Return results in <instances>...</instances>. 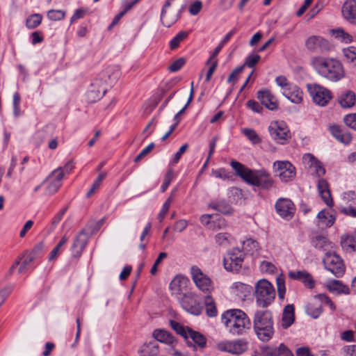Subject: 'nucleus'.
I'll return each mask as SVG.
<instances>
[{"instance_id":"1","label":"nucleus","mask_w":356,"mask_h":356,"mask_svg":"<svg viewBox=\"0 0 356 356\" xmlns=\"http://www.w3.org/2000/svg\"><path fill=\"white\" fill-rule=\"evenodd\" d=\"M120 76V70L115 66L108 67L99 73L90 84L86 92L88 102L93 103L99 100L105 95L108 88L118 81Z\"/></svg>"},{"instance_id":"2","label":"nucleus","mask_w":356,"mask_h":356,"mask_svg":"<svg viewBox=\"0 0 356 356\" xmlns=\"http://www.w3.org/2000/svg\"><path fill=\"white\" fill-rule=\"evenodd\" d=\"M310 63L320 76L329 81H339L345 76L342 64L336 58L314 56L311 58Z\"/></svg>"},{"instance_id":"3","label":"nucleus","mask_w":356,"mask_h":356,"mask_svg":"<svg viewBox=\"0 0 356 356\" xmlns=\"http://www.w3.org/2000/svg\"><path fill=\"white\" fill-rule=\"evenodd\" d=\"M230 165L234 170L236 175L249 184L261 187L264 189H269L273 184L270 175L264 170H251L236 161H232Z\"/></svg>"},{"instance_id":"4","label":"nucleus","mask_w":356,"mask_h":356,"mask_svg":"<svg viewBox=\"0 0 356 356\" xmlns=\"http://www.w3.org/2000/svg\"><path fill=\"white\" fill-rule=\"evenodd\" d=\"M222 324L229 332L241 335L250 328L251 322L247 314L241 309H232L225 311L221 316Z\"/></svg>"},{"instance_id":"5","label":"nucleus","mask_w":356,"mask_h":356,"mask_svg":"<svg viewBox=\"0 0 356 356\" xmlns=\"http://www.w3.org/2000/svg\"><path fill=\"white\" fill-rule=\"evenodd\" d=\"M253 329L257 338L263 341H270L274 335L272 314L267 310H258L253 318Z\"/></svg>"},{"instance_id":"6","label":"nucleus","mask_w":356,"mask_h":356,"mask_svg":"<svg viewBox=\"0 0 356 356\" xmlns=\"http://www.w3.org/2000/svg\"><path fill=\"white\" fill-rule=\"evenodd\" d=\"M254 298L257 304L261 307H267L275 298V290L267 280H259L255 284Z\"/></svg>"},{"instance_id":"7","label":"nucleus","mask_w":356,"mask_h":356,"mask_svg":"<svg viewBox=\"0 0 356 356\" xmlns=\"http://www.w3.org/2000/svg\"><path fill=\"white\" fill-rule=\"evenodd\" d=\"M308 91L313 102L320 106H325L332 99V94L330 90L321 85L313 83L307 85Z\"/></svg>"},{"instance_id":"8","label":"nucleus","mask_w":356,"mask_h":356,"mask_svg":"<svg viewBox=\"0 0 356 356\" xmlns=\"http://www.w3.org/2000/svg\"><path fill=\"white\" fill-rule=\"evenodd\" d=\"M325 269L337 277H341L345 273V266L341 257L334 252H327L323 259Z\"/></svg>"},{"instance_id":"9","label":"nucleus","mask_w":356,"mask_h":356,"mask_svg":"<svg viewBox=\"0 0 356 356\" xmlns=\"http://www.w3.org/2000/svg\"><path fill=\"white\" fill-rule=\"evenodd\" d=\"M305 47L311 53L323 54L331 49V44L328 40L318 35L307 37L305 41Z\"/></svg>"},{"instance_id":"10","label":"nucleus","mask_w":356,"mask_h":356,"mask_svg":"<svg viewBox=\"0 0 356 356\" xmlns=\"http://www.w3.org/2000/svg\"><path fill=\"white\" fill-rule=\"evenodd\" d=\"M191 276L196 286L202 292L209 295L214 290V286L210 277L203 273L198 267L191 268Z\"/></svg>"},{"instance_id":"11","label":"nucleus","mask_w":356,"mask_h":356,"mask_svg":"<svg viewBox=\"0 0 356 356\" xmlns=\"http://www.w3.org/2000/svg\"><path fill=\"white\" fill-rule=\"evenodd\" d=\"M174 1L175 0H167L161 12L160 19L161 24L168 28L173 25L179 18L177 8L172 6Z\"/></svg>"},{"instance_id":"12","label":"nucleus","mask_w":356,"mask_h":356,"mask_svg":"<svg viewBox=\"0 0 356 356\" xmlns=\"http://www.w3.org/2000/svg\"><path fill=\"white\" fill-rule=\"evenodd\" d=\"M268 130L272 138L280 144H285L291 138L289 130L283 122H271Z\"/></svg>"},{"instance_id":"13","label":"nucleus","mask_w":356,"mask_h":356,"mask_svg":"<svg viewBox=\"0 0 356 356\" xmlns=\"http://www.w3.org/2000/svg\"><path fill=\"white\" fill-rule=\"evenodd\" d=\"M245 254L238 248L232 249L227 257L224 258L225 268L229 271H237L241 267Z\"/></svg>"},{"instance_id":"14","label":"nucleus","mask_w":356,"mask_h":356,"mask_svg":"<svg viewBox=\"0 0 356 356\" xmlns=\"http://www.w3.org/2000/svg\"><path fill=\"white\" fill-rule=\"evenodd\" d=\"M248 347L247 341L243 339L221 341L217 344L219 350L236 355L245 353L248 350Z\"/></svg>"},{"instance_id":"15","label":"nucleus","mask_w":356,"mask_h":356,"mask_svg":"<svg viewBox=\"0 0 356 356\" xmlns=\"http://www.w3.org/2000/svg\"><path fill=\"white\" fill-rule=\"evenodd\" d=\"M273 168L277 176L284 182L293 180L296 176L295 168L289 161H275Z\"/></svg>"},{"instance_id":"16","label":"nucleus","mask_w":356,"mask_h":356,"mask_svg":"<svg viewBox=\"0 0 356 356\" xmlns=\"http://www.w3.org/2000/svg\"><path fill=\"white\" fill-rule=\"evenodd\" d=\"M179 302L181 307L191 314L199 315L201 312L202 307L197 302L195 296L192 293L183 294Z\"/></svg>"},{"instance_id":"17","label":"nucleus","mask_w":356,"mask_h":356,"mask_svg":"<svg viewBox=\"0 0 356 356\" xmlns=\"http://www.w3.org/2000/svg\"><path fill=\"white\" fill-rule=\"evenodd\" d=\"M275 207L277 214L286 219H291L296 211L294 204L287 198H280L276 202Z\"/></svg>"},{"instance_id":"18","label":"nucleus","mask_w":356,"mask_h":356,"mask_svg":"<svg viewBox=\"0 0 356 356\" xmlns=\"http://www.w3.org/2000/svg\"><path fill=\"white\" fill-rule=\"evenodd\" d=\"M64 172L61 167L54 170L48 177L49 184L47 186V193L52 195L58 191L62 185Z\"/></svg>"},{"instance_id":"19","label":"nucleus","mask_w":356,"mask_h":356,"mask_svg":"<svg viewBox=\"0 0 356 356\" xmlns=\"http://www.w3.org/2000/svg\"><path fill=\"white\" fill-rule=\"evenodd\" d=\"M257 98L269 110L274 111L278 108L277 98L267 89L259 90L257 92Z\"/></svg>"},{"instance_id":"20","label":"nucleus","mask_w":356,"mask_h":356,"mask_svg":"<svg viewBox=\"0 0 356 356\" xmlns=\"http://www.w3.org/2000/svg\"><path fill=\"white\" fill-rule=\"evenodd\" d=\"M341 13L346 21L350 24H356V0H346Z\"/></svg>"},{"instance_id":"21","label":"nucleus","mask_w":356,"mask_h":356,"mask_svg":"<svg viewBox=\"0 0 356 356\" xmlns=\"http://www.w3.org/2000/svg\"><path fill=\"white\" fill-rule=\"evenodd\" d=\"M152 336L156 341L167 345L168 348H175L177 343L172 334L165 330H155L153 332Z\"/></svg>"},{"instance_id":"22","label":"nucleus","mask_w":356,"mask_h":356,"mask_svg":"<svg viewBox=\"0 0 356 356\" xmlns=\"http://www.w3.org/2000/svg\"><path fill=\"white\" fill-rule=\"evenodd\" d=\"M282 94L292 103L300 104L303 99V92L300 88L291 84L289 87L282 91Z\"/></svg>"},{"instance_id":"23","label":"nucleus","mask_w":356,"mask_h":356,"mask_svg":"<svg viewBox=\"0 0 356 356\" xmlns=\"http://www.w3.org/2000/svg\"><path fill=\"white\" fill-rule=\"evenodd\" d=\"M305 163L309 165V168L312 173H315L318 177H321L325 173V170L322 164L312 154H307L303 156Z\"/></svg>"},{"instance_id":"24","label":"nucleus","mask_w":356,"mask_h":356,"mask_svg":"<svg viewBox=\"0 0 356 356\" xmlns=\"http://www.w3.org/2000/svg\"><path fill=\"white\" fill-rule=\"evenodd\" d=\"M318 193L323 200V202L328 206L333 205V201L331 197L330 191L329 189L328 183L325 179H321L317 184Z\"/></svg>"},{"instance_id":"25","label":"nucleus","mask_w":356,"mask_h":356,"mask_svg":"<svg viewBox=\"0 0 356 356\" xmlns=\"http://www.w3.org/2000/svg\"><path fill=\"white\" fill-rule=\"evenodd\" d=\"M252 287L240 282H234L231 286L232 293L240 299H245L250 295Z\"/></svg>"},{"instance_id":"26","label":"nucleus","mask_w":356,"mask_h":356,"mask_svg":"<svg viewBox=\"0 0 356 356\" xmlns=\"http://www.w3.org/2000/svg\"><path fill=\"white\" fill-rule=\"evenodd\" d=\"M330 131L332 135L339 142L343 144H349L352 140L350 134L343 131L339 126L332 124L330 126Z\"/></svg>"},{"instance_id":"27","label":"nucleus","mask_w":356,"mask_h":356,"mask_svg":"<svg viewBox=\"0 0 356 356\" xmlns=\"http://www.w3.org/2000/svg\"><path fill=\"white\" fill-rule=\"evenodd\" d=\"M88 243V236L84 231H81L72 245V252L76 257L80 256Z\"/></svg>"},{"instance_id":"28","label":"nucleus","mask_w":356,"mask_h":356,"mask_svg":"<svg viewBox=\"0 0 356 356\" xmlns=\"http://www.w3.org/2000/svg\"><path fill=\"white\" fill-rule=\"evenodd\" d=\"M317 219L319 227H330L334 223L336 218L329 211L323 209L318 213Z\"/></svg>"},{"instance_id":"29","label":"nucleus","mask_w":356,"mask_h":356,"mask_svg":"<svg viewBox=\"0 0 356 356\" xmlns=\"http://www.w3.org/2000/svg\"><path fill=\"white\" fill-rule=\"evenodd\" d=\"M294 322V306L293 305H287L284 307L282 318V327L284 329L288 328Z\"/></svg>"},{"instance_id":"30","label":"nucleus","mask_w":356,"mask_h":356,"mask_svg":"<svg viewBox=\"0 0 356 356\" xmlns=\"http://www.w3.org/2000/svg\"><path fill=\"white\" fill-rule=\"evenodd\" d=\"M188 280L182 276H176L170 284L172 294H179L187 286Z\"/></svg>"},{"instance_id":"31","label":"nucleus","mask_w":356,"mask_h":356,"mask_svg":"<svg viewBox=\"0 0 356 356\" xmlns=\"http://www.w3.org/2000/svg\"><path fill=\"white\" fill-rule=\"evenodd\" d=\"M338 102L343 108H351L356 102L355 94L351 90L345 91L339 96Z\"/></svg>"},{"instance_id":"32","label":"nucleus","mask_w":356,"mask_h":356,"mask_svg":"<svg viewBox=\"0 0 356 356\" xmlns=\"http://www.w3.org/2000/svg\"><path fill=\"white\" fill-rule=\"evenodd\" d=\"M326 286L327 289L332 293H336L337 294L343 293V294H349L350 290L349 288L344 285L339 280H330L328 281L326 284Z\"/></svg>"},{"instance_id":"33","label":"nucleus","mask_w":356,"mask_h":356,"mask_svg":"<svg viewBox=\"0 0 356 356\" xmlns=\"http://www.w3.org/2000/svg\"><path fill=\"white\" fill-rule=\"evenodd\" d=\"M184 338L191 339L194 343L201 349H203L206 346L207 339L204 336L191 328L188 329V331H186V335Z\"/></svg>"},{"instance_id":"34","label":"nucleus","mask_w":356,"mask_h":356,"mask_svg":"<svg viewBox=\"0 0 356 356\" xmlns=\"http://www.w3.org/2000/svg\"><path fill=\"white\" fill-rule=\"evenodd\" d=\"M159 353V346L155 342L144 343L139 350L140 356H156Z\"/></svg>"},{"instance_id":"35","label":"nucleus","mask_w":356,"mask_h":356,"mask_svg":"<svg viewBox=\"0 0 356 356\" xmlns=\"http://www.w3.org/2000/svg\"><path fill=\"white\" fill-rule=\"evenodd\" d=\"M209 207L222 213H232L231 207L225 200L213 201L209 204Z\"/></svg>"},{"instance_id":"36","label":"nucleus","mask_w":356,"mask_h":356,"mask_svg":"<svg viewBox=\"0 0 356 356\" xmlns=\"http://www.w3.org/2000/svg\"><path fill=\"white\" fill-rule=\"evenodd\" d=\"M206 313L209 317H214L218 314L217 307L213 298L210 295H207L204 298Z\"/></svg>"},{"instance_id":"37","label":"nucleus","mask_w":356,"mask_h":356,"mask_svg":"<svg viewBox=\"0 0 356 356\" xmlns=\"http://www.w3.org/2000/svg\"><path fill=\"white\" fill-rule=\"evenodd\" d=\"M312 243L314 248L326 250L330 245L327 239L322 235H316L312 238Z\"/></svg>"},{"instance_id":"38","label":"nucleus","mask_w":356,"mask_h":356,"mask_svg":"<svg viewBox=\"0 0 356 356\" xmlns=\"http://www.w3.org/2000/svg\"><path fill=\"white\" fill-rule=\"evenodd\" d=\"M307 314L314 318H317L323 312L321 305L314 301L310 303L307 307Z\"/></svg>"},{"instance_id":"39","label":"nucleus","mask_w":356,"mask_h":356,"mask_svg":"<svg viewBox=\"0 0 356 356\" xmlns=\"http://www.w3.org/2000/svg\"><path fill=\"white\" fill-rule=\"evenodd\" d=\"M42 16L40 14L35 13L28 17L26 21V25L28 29H33L38 27L42 22Z\"/></svg>"},{"instance_id":"40","label":"nucleus","mask_w":356,"mask_h":356,"mask_svg":"<svg viewBox=\"0 0 356 356\" xmlns=\"http://www.w3.org/2000/svg\"><path fill=\"white\" fill-rule=\"evenodd\" d=\"M343 54L347 63L356 66V49L352 47L343 49Z\"/></svg>"},{"instance_id":"41","label":"nucleus","mask_w":356,"mask_h":356,"mask_svg":"<svg viewBox=\"0 0 356 356\" xmlns=\"http://www.w3.org/2000/svg\"><path fill=\"white\" fill-rule=\"evenodd\" d=\"M68 238L66 236H63L56 246L51 250L49 254V260L52 261L56 259L58 255L61 251L62 247L67 243Z\"/></svg>"},{"instance_id":"42","label":"nucleus","mask_w":356,"mask_h":356,"mask_svg":"<svg viewBox=\"0 0 356 356\" xmlns=\"http://www.w3.org/2000/svg\"><path fill=\"white\" fill-rule=\"evenodd\" d=\"M188 36V33L185 31L179 32L170 42V48L172 50L177 49L180 42L185 40Z\"/></svg>"},{"instance_id":"43","label":"nucleus","mask_w":356,"mask_h":356,"mask_svg":"<svg viewBox=\"0 0 356 356\" xmlns=\"http://www.w3.org/2000/svg\"><path fill=\"white\" fill-rule=\"evenodd\" d=\"M333 34L336 38L345 43H350L353 40V37L341 29L333 31Z\"/></svg>"},{"instance_id":"44","label":"nucleus","mask_w":356,"mask_h":356,"mask_svg":"<svg viewBox=\"0 0 356 356\" xmlns=\"http://www.w3.org/2000/svg\"><path fill=\"white\" fill-rule=\"evenodd\" d=\"M107 173L106 172H101L96 180L94 181V183L92 185L91 188L87 193V197H90L99 187L102 181L106 177Z\"/></svg>"},{"instance_id":"45","label":"nucleus","mask_w":356,"mask_h":356,"mask_svg":"<svg viewBox=\"0 0 356 356\" xmlns=\"http://www.w3.org/2000/svg\"><path fill=\"white\" fill-rule=\"evenodd\" d=\"M232 238L227 233H219L216 235V242L222 246H227L230 244Z\"/></svg>"},{"instance_id":"46","label":"nucleus","mask_w":356,"mask_h":356,"mask_svg":"<svg viewBox=\"0 0 356 356\" xmlns=\"http://www.w3.org/2000/svg\"><path fill=\"white\" fill-rule=\"evenodd\" d=\"M242 133L254 144H258L261 142V138L252 129L245 128L242 130Z\"/></svg>"},{"instance_id":"47","label":"nucleus","mask_w":356,"mask_h":356,"mask_svg":"<svg viewBox=\"0 0 356 356\" xmlns=\"http://www.w3.org/2000/svg\"><path fill=\"white\" fill-rule=\"evenodd\" d=\"M276 282L278 296L280 299H283L286 293L285 280L284 276L280 275L279 277H277L276 279Z\"/></svg>"},{"instance_id":"48","label":"nucleus","mask_w":356,"mask_h":356,"mask_svg":"<svg viewBox=\"0 0 356 356\" xmlns=\"http://www.w3.org/2000/svg\"><path fill=\"white\" fill-rule=\"evenodd\" d=\"M314 300V301H316L318 302H320L325 303V304L327 305L332 311H334L336 309L335 305L332 302L331 299L327 296H326L325 294H318L317 296H315Z\"/></svg>"},{"instance_id":"49","label":"nucleus","mask_w":356,"mask_h":356,"mask_svg":"<svg viewBox=\"0 0 356 356\" xmlns=\"http://www.w3.org/2000/svg\"><path fill=\"white\" fill-rule=\"evenodd\" d=\"M243 245L245 250L250 252L252 254L257 252L259 246L258 243L252 238H249L244 241Z\"/></svg>"},{"instance_id":"50","label":"nucleus","mask_w":356,"mask_h":356,"mask_svg":"<svg viewBox=\"0 0 356 356\" xmlns=\"http://www.w3.org/2000/svg\"><path fill=\"white\" fill-rule=\"evenodd\" d=\"M65 16V12L62 10H50L47 13V17L50 20L59 21Z\"/></svg>"},{"instance_id":"51","label":"nucleus","mask_w":356,"mask_h":356,"mask_svg":"<svg viewBox=\"0 0 356 356\" xmlns=\"http://www.w3.org/2000/svg\"><path fill=\"white\" fill-rule=\"evenodd\" d=\"M170 324L172 327V328L177 332V334L183 336L184 337L186 335V331H188V329H190L189 327H184L182 326L180 323H177V321L170 320Z\"/></svg>"},{"instance_id":"52","label":"nucleus","mask_w":356,"mask_h":356,"mask_svg":"<svg viewBox=\"0 0 356 356\" xmlns=\"http://www.w3.org/2000/svg\"><path fill=\"white\" fill-rule=\"evenodd\" d=\"M261 59V56L258 54H250L249 55L245 60L244 64L242 66H248L249 67H254L256 64Z\"/></svg>"},{"instance_id":"53","label":"nucleus","mask_w":356,"mask_h":356,"mask_svg":"<svg viewBox=\"0 0 356 356\" xmlns=\"http://www.w3.org/2000/svg\"><path fill=\"white\" fill-rule=\"evenodd\" d=\"M343 121L348 127L356 130V113L346 115Z\"/></svg>"},{"instance_id":"54","label":"nucleus","mask_w":356,"mask_h":356,"mask_svg":"<svg viewBox=\"0 0 356 356\" xmlns=\"http://www.w3.org/2000/svg\"><path fill=\"white\" fill-rule=\"evenodd\" d=\"M35 259V255L27 254L24 261H22L20 267L19 268V272L23 273L27 268V266L31 264Z\"/></svg>"},{"instance_id":"55","label":"nucleus","mask_w":356,"mask_h":356,"mask_svg":"<svg viewBox=\"0 0 356 356\" xmlns=\"http://www.w3.org/2000/svg\"><path fill=\"white\" fill-rule=\"evenodd\" d=\"M170 200H171L170 199L165 200V202L163 204V207H162L159 213L158 214L157 218L160 222H162L163 220L165 215L168 212L169 208L170 207Z\"/></svg>"},{"instance_id":"56","label":"nucleus","mask_w":356,"mask_h":356,"mask_svg":"<svg viewBox=\"0 0 356 356\" xmlns=\"http://www.w3.org/2000/svg\"><path fill=\"white\" fill-rule=\"evenodd\" d=\"M154 147V143H151L148 146L144 148L140 154L134 159V162L138 163L142 158L148 154Z\"/></svg>"},{"instance_id":"57","label":"nucleus","mask_w":356,"mask_h":356,"mask_svg":"<svg viewBox=\"0 0 356 356\" xmlns=\"http://www.w3.org/2000/svg\"><path fill=\"white\" fill-rule=\"evenodd\" d=\"M341 213L343 214L350 216L351 218H356V207H353L350 204L347 207H343L341 209Z\"/></svg>"},{"instance_id":"58","label":"nucleus","mask_w":356,"mask_h":356,"mask_svg":"<svg viewBox=\"0 0 356 356\" xmlns=\"http://www.w3.org/2000/svg\"><path fill=\"white\" fill-rule=\"evenodd\" d=\"M173 178V172L172 170H169L165 175L163 184L161 186V191L163 193L166 191L168 186Z\"/></svg>"},{"instance_id":"59","label":"nucleus","mask_w":356,"mask_h":356,"mask_svg":"<svg viewBox=\"0 0 356 356\" xmlns=\"http://www.w3.org/2000/svg\"><path fill=\"white\" fill-rule=\"evenodd\" d=\"M184 63H185V60L184 58H179L177 60H175V62H173L168 67V70L170 72H177V71L179 70L183 67Z\"/></svg>"},{"instance_id":"60","label":"nucleus","mask_w":356,"mask_h":356,"mask_svg":"<svg viewBox=\"0 0 356 356\" xmlns=\"http://www.w3.org/2000/svg\"><path fill=\"white\" fill-rule=\"evenodd\" d=\"M261 270L262 271L273 273L275 270V266L269 261H263L260 265Z\"/></svg>"},{"instance_id":"61","label":"nucleus","mask_w":356,"mask_h":356,"mask_svg":"<svg viewBox=\"0 0 356 356\" xmlns=\"http://www.w3.org/2000/svg\"><path fill=\"white\" fill-rule=\"evenodd\" d=\"M202 7V3L200 1H196L193 3H192L189 8V13L192 15H197L201 10Z\"/></svg>"},{"instance_id":"62","label":"nucleus","mask_w":356,"mask_h":356,"mask_svg":"<svg viewBox=\"0 0 356 356\" xmlns=\"http://www.w3.org/2000/svg\"><path fill=\"white\" fill-rule=\"evenodd\" d=\"M188 226V221L186 220H177L174 226H173V229L178 232H183Z\"/></svg>"},{"instance_id":"63","label":"nucleus","mask_w":356,"mask_h":356,"mask_svg":"<svg viewBox=\"0 0 356 356\" xmlns=\"http://www.w3.org/2000/svg\"><path fill=\"white\" fill-rule=\"evenodd\" d=\"M342 350L345 356H356V345L346 346Z\"/></svg>"},{"instance_id":"64","label":"nucleus","mask_w":356,"mask_h":356,"mask_svg":"<svg viewBox=\"0 0 356 356\" xmlns=\"http://www.w3.org/2000/svg\"><path fill=\"white\" fill-rule=\"evenodd\" d=\"M276 350L279 356H293L290 350L283 343H281Z\"/></svg>"}]
</instances>
